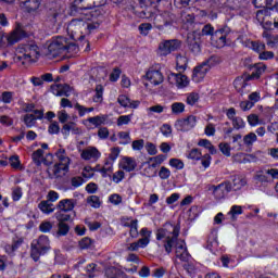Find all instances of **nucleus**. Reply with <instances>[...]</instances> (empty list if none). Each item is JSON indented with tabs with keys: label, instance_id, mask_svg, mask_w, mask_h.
I'll use <instances>...</instances> for the list:
<instances>
[{
	"label": "nucleus",
	"instance_id": "f257e3e1",
	"mask_svg": "<svg viewBox=\"0 0 278 278\" xmlns=\"http://www.w3.org/2000/svg\"><path fill=\"white\" fill-rule=\"evenodd\" d=\"M179 231H181V226L179 224L173 225L170 223L164 224L163 228L157 229L156 240H165V251L166 253L173 252V247L179 238Z\"/></svg>",
	"mask_w": 278,
	"mask_h": 278
},
{
	"label": "nucleus",
	"instance_id": "f03ea898",
	"mask_svg": "<svg viewBox=\"0 0 278 278\" xmlns=\"http://www.w3.org/2000/svg\"><path fill=\"white\" fill-rule=\"evenodd\" d=\"M90 15L88 13H85L84 15H80L78 18H73L68 25H67V34H70L71 38L73 40H84L86 36H84V31H86L89 27L88 23L86 21H90Z\"/></svg>",
	"mask_w": 278,
	"mask_h": 278
},
{
	"label": "nucleus",
	"instance_id": "7ed1b4c3",
	"mask_svg": "<svg viewBox=\"0 0 278 278\" xmlns=\"http://www.w3.org/2000/svg\"><path fill=\"white\" fill-rule=\"evenodd\" d=\"M76 49L77 45L68 43V40L65 37H56L48 46V53L51 58H58L61 53H71V51H75Z\"/></svg>",
	"mask_w": 278,
	"mask_h": 278
},
{
	"label": "nucleus",
	"instance_id": "20e7f679",
	"mask_svg": "<svg viewBox=\"0 0 278 278\" xmlns=\"http://www.w3.org/2000/svg\"><path fill=\"white\" fill-rule=\"evenodd\" d=\"M51 251V241L49 237L41 235L38 239L33 240L30 244V257L38 262L41 255H47Z\"/></svg>",
	"mask_w": 278,
	"mask_h": 278
},
{
	"label": "nucleus",
	"instance_id": "39448f33",
	"mask_svg": "<svg viewBox=\"0 0 278 278\" xmlns=\"http://www.w3.org/2000/svg\"><path fill=\"white\" fill-rule=\"evenodd\" d=\"M249 70L252 71V74H243L241 77L235 79V88L244 89L248 86L247 81L252 79H260L264 73H266V65H249Z\"/></svg>",
	"mask_w": 278,
	"mask_h": 278
},
{
	"label": "nucleus",
	"instance_id": "423d86ee",
	"mask_svg": "<svg viewBox=\"0 0 278 278\" xmlns=\"http://www.w3.org/2000/svg\"><path fill=\"white\" fill-rule=\"evenodd\" d=\"M56 157L59 159L60 163L54 164L53 166V175L54 177H64L66 173H68V166L71 164V159L66 156V150L59 149L55 153Z\"/></svg>",
	"mask_w": 278,
	"mask_h": 278
},
{
	"label": "nucleus",
	"instance_id": "0eeeda50",
	"mask_svg": "<svg viewBox=\"0 0 278 278\" xmlns=\"http://www.w3.org/2000/svg\"><path fill=\"white\" fill-rule=\"evenodd\" d=\"M218 62V56H211L208 60L204 61L202 64L193 68L192 81L199 84V81L205 78V75L210 72V68L214 66V63Z\"/></svg>",
	"mask_w": 278,
	"mask_h": 278
},
{
	"label": "nucleus",
	"instance_id": "6e6552de",
	"mask_svg": "<svg viewBox=\"0 0 278 278\" xmlns=\"http://www.w3.org/2000/svg\"><path fill=\"white\" fill-rule=\"evenodd\" d=\"M62 16H64V9H62V5L52 3L46 9L42 21L43 23H49V25H56Z\"/></svg>",
	"mask_w": 278,
	"mask_h": 278
},
{
	"label": "nucleus",
	"instance_id": "1a4fd4ad",
	"mask_svg": "<svg viewBox=\"0 0 278 278\" xmlns=\"http://www.w3.org/2000/svg\"><path fill=\"white\" fill-rule=\"evenodd\" d=\"M181 49V40L179 39H169L163 40L159 43L156 53L160 58H166V55H170V53L175 51H179Z\"/></svg>",
	"mask_w": 278,
	"mask_h": 278
},
{
	"label": "nucleus",
	"instance_id": "9d476101",
	"mask_svg": "<svg viewBox=\"0 0 278 278\" xmlns=\"http://www.w3.org/2000/svg\"><path fill=\"white\" fill-rule=\"evenodd\" d=\"M23 54L15 58V62H21L22 66L29 64L33 58L40 55L39 48L36 43L25 45L23 48Z\"/></svg>",
	"mask_w": 278,
	"mask_h": 278
},
{
	"label": "nucleus",
	"instance_id": "9b49d317",
	"mask_svg": "<svg viewBox=\"0 0 278 278\" xmlns=\"http://www.w3.org/2000/svg\"><path fill=\"white\" fill-rule=\"evenodd\" d=\"M74 5L71 7V15L72 16H84V14H88L89 17L92 18L94 14L92 12H89L88 10H92L94 7H90V3H92V0H75Z\"/></svg>",
	"mask_w": 278,
	"mask_h": 278
},
{
	"label": "nucleus",
	"instance_id": "f8f14e48",
	"mask_svg": "<svg viewBox=\"0 0 278 278\" xmlns=\"http://www.w3.org/2000/svg\"><path fill=\"white\" fill-rule=\"evenodd\" d=\"M173 23H175V15L168 11L154 17V27L159 29V31H164L166 27H172Z\"/></svg>",
	"mask_w": 278,
	"mask_h": 278
},
{
	"label": "nucleus",
	"instance_id": "ddd939ff",
	"mask_svg": "<svg viewBox=\"0 0 278 278\" xmlns=\"http://www.w3.org/2000/svg\"><path fill=\"white\" fill-rule=\"evenodd\" d=\"M211 192H213L214 198L217 201H220V199H225L231 192L232 187H231V181L226 180L219 185H213L208 188Z\"/></svg>",
	"mask_w": 278,
	"mask_h": 278
},
{
	"label": "nucleus",
	"instance_id": "4468645a",
	"mask_svg": "<svg viewBox=\"0 0 278 278\" xmlns=\"http://www.w3.org/2000/svg\"><path fill=\"white\" fill-rule=\"evenodd\" d=\"M187 47L194 55L201 53V36L197 31L188 33Z\"/></svg>",
	"mask_w": 278,
	"mask_h": 278
},
{
	"label": "nucleus",
	"instance_id": "2eb2a0df",
	"mask_svg": "<svg viewBox=\"0 0 278 278\" xmlns=\"http://www.w3.org/2000/svg\"><path fill=\"white\" fill-rule=\"evenodd\" d=\"M228 34H229V30H227V28H220L215 30L211 37L212 45L217 47V49H223V47L227 45Z\"/></svg>",
	"mask_w": 278,
	"mask_h": 278
},
{
	"label": "nucleus",
	"instance_id": "dca6fc26",
	"mask_svg": "<svg viewBox=\"0 0 278 278\" xmlns=\"http://www.w3.org/2000/svg\"><path fill=\"white\" fill-rule=\"evenodd\" d=\"M197 125V116L189 115L187 118L177 119L175 123V128L177 131H190Z\"/></svg>",
	"mask_w": 278,
	"mask_h": 278
},
{
	"label": "nucleus",
	"instance_id": "f3484780",
	"mask_svg": "<svg viewBox=\"0 0 278 278\" xmlns=\"http://www.w3.org/2000/svg\"><path fill=\"white\" fill-rule=\"evenodd\" d=\"M168 81L173 84L175 81L177 88H187V86L190 84V80L188 79V76L182 75L181 72L178 74H170L168 76Z\"/></svg>",
	"mask_w": 278,
	"mask_h": 278
},
{
	"label": "nucleus",
	"instance_id": "a211bd4d",
	"mask_svg": "<svg viewBox=\"0 0 278 278\" xmlns=\"http://www.w3.org/2000/svg\"><path fill=\"white\" fill-rule=\"evenodd\" d=\"M268 18H270V12L268 9L258 10L256 12V20L264 27V29H270V25H273V22H269Z\"/></svg>",
	"mask_w": 278,
	"mask_h": 278
},
{
	"label": "nucleus",
	"instance_id": "6ab92c4d",
	"mask_svg": "<svg viewBox=\"0 0 278 278\" xmlns=\"http://www.w3.org/2000/svg\"><path fill=\"white\" fill-rule=\"evenodd\" d=\"M80 157L81 160H93L94 162H97V160L101 157V152H99V149H97L96 147H88L87 149L81 151Z\"/></svg>",
	"mask_w": 278,
	"mask_h": 278
},
{
	"label": "nucleus",
	"instance_id": "aec40b11",
	"mask_svg": "<svg viewBox=\"0 0 278 278\" xmlns=\"http://www.w3.org/2000/svg\"><path fill=\"white\" fill-rule=\"evenodd\" d=\"M75 205H77V200L64 199L58 203L56 210H60V212H73V210H75Z\"/></svg>",
	"mask_w": 278,
	"mask_h": 278
},
{
	"label": "nucleus",
	"instance_id": "412c9836",
	"mask_svg": "<svg viewBox=\"0 0 278 278\" xmlns=\"http://www.w3.org/2000/svg\"><path fill=\"white\" fill-rule=\"evenodd\" d=\"M147 79L151 81L154 86H160L164 81V76L162 75V72L157 70H150L146 74Z\"/></svg>",
	"mask_w": 278,
	"mask_h": 278
},
{
	"label": "nucleus",
	"instance_id": "4be33fe9",
	"mask_svg": "<svg viewBox=\"0 0 278 278\" xmlns=\"http://www.w3.org/2000/svg\"><path fill=\"white\" fill-rule=\"evenodd\" d=\"M176 257L181 262H188V260H190V253L184 241L181 243H176Z\"/></svg>",
	"mask_w": 278,
	"mask_h": 278
},
{
	"label": "nucleus",
	"instance_id": "5701e85b",
	"mask_svg": "<svg viewBox=\"0 0 278 278\" xmlns=\"http://www.w3.org/2000/svg\"><path fill=\"white\" fill-rule=\"evenodd\" d=\"M5 38H7L9 45H16V42H18V41L23 40V38H25V33L21 29H16Z\"/></svg>",
	"mask_w": 278,
	"mask_h": 278
},
{
	"label": "nucleus",
	"instance_id": "b1692460",
	"mask_svg": "<svg viewBox=\"0 0 278 278\" xmlns=\"http://www.w3.org/2000/svg\"><path fill=\"white\" fill-rule=\"evenodd\" d=\"M26 12H36L40 8V0H20Z\"/></svg>",
	"mask_w": 278,
	"mask_h": 278
},
{
	"label": "nucleus",
	"instance_id": "393cba45",
	"mask_svg": "<svg viewBox=\"0 0 278 278\" xmlns=\"http://www.w3.org/2000/svg\"><path fill=\"white\" fill-rule=\"evenodd\" d=\"M151 230L149 228H142L139 231V236H141V239H139L141 247H148L151 242Z\"/></svg>",
	"mask_w": 278,
	"mask_h": 278
},
{
	"label": "nucleus",
	"instance_id": "a878e982",
	"mask_svg": "<svg viewBox=\"0 0 278 278\" xmlns=\"http://www.w3.org/2000/svg\"><path fill=\"white\" fill-rule=\"evenodd\" d=\"M244 186H247V178H244L242 176H233L232 177V185H231L232 190H235V191L242 190V188H244Z\"/></svg>",
	"mask_w": 278,
	"mask_h": 278
},
{
	"label": "nucleus",
	"instance_id": "bb28decb",
	"mask_svg": "<svg viewBox=\"0 0 278 278\" xmlns=\"http://www.w3.org/2000/svg\"><path fill=\"white\" fill-rule=\"evenodd\" d=\"M136 166H138V164L136 163V160L129 156L124 157V163L122 165L123 170H126L127 173H131V170H136Z\"/></svg>",
	"mask_w": 278,
	"mask_h": 278
},
{
	"label": "nucleus",
	"instance_id": "cd10ccee",
	"mask_svg": "<svg viewBox=\"0 0 278 278\" xmlns=\"http://www.w3.org/2000/svg\"><path fill=\"white\" fill-rule=\"evenodd\" d=\"M39 210L43 214H53L55 211V207H53V203H51L49 200H43L38 204Z\"/></svg>",
	"mask_w": 278,
	"mask_h": 278
},
{
	"label": "nucleus",
	"instance_id": "c85d7f7f",
	"mask_svg": "<svg viewBox=\"0 0 278 278\" xmlns=\"http://www.w3.org/2000/svg\"><path fill=\"white\" fill-rule=\"evenodd\" d=\"M176 66L179 73H184V71L188 68V58H186L185 55L178 54L176 56Z\"/></svg>",
	"mask_w": 278,
	"mask_h": 278
},
{
	"label": "nucleus",
	"instance_id": "c756f323",
	"mask_svg": "<svg viewBox=\"0 0 278 278\" xmlns=\"http://www.w3.org/2000/svg\"><path fill=\"white\" fill-rule=\"evenodd\" d=\"M45 155V150L38 149L37 151L33 152L31 160L36 164V166L42 165V157Z\"/></svg>",
	"mask_w": 278,
	"mask_h": 278
},
{
	"label": "nucleus",
	"instance_id": "7c9ffc66",
	"mask_svg": "<svg viewBox=\"0 0 278 278\" xmlns=\"http://www.w3.org/2000/svg\"><path fill=\"white\" fill-rule=\"evenodd\" d=\"M58 227H59L56 231L58 237L67 236L68 231H71V226H68V224L66 223H59Z\"/></svg>",
	"mask_w": 278,
	"mask_h": 278
},
{
	"label": "nucleus",
	"instance_id": "2f4dec72",
	"mask_svg": "<svg viewBox=\"0 0 278 278\" xmlns=\"http://www.w3.org/2000/svg\"><path fill=\"white\" fill-rule=\"evenodd\" d=\"M105 115L102 116H93V117H89L87 121L88 123H91V125H94V127H101V125H103V123H105Z\"/></svg>",
	"mask_w": 278,
	"mask_h": 278
},
{
	"label": "nucleus",
	"instance_id": "473e14b6",
	"mask_svg": "<svg viewBox=\"0 0 278 278\" xmlns=\"http://www.w3.org/2000/svg\"><path fill=\"white\" fill-rule=\"evenodd\" d=\"M103 86L97 85L96 86V94L93 96L94 103H102L103 102Z\"/></svg>",
	"mask_w": 278,
	"mask_h": 278
},
{
	"label": "nucleus",
	"instance_id": "72a5a7b5",
	"mask_svg": "<svg viewBox=\"0 0 278 278\" xmlns=\"http://www.w3.org/2000/svg\"><path fill=\"white\" fill-rule=\"evenodd\" d=\"M59 89L60 91L58 92V97H70L71 91L73 90V88L66 84H59Z\"/></svg>",
	"mask_w": 278,
	"mask_h": 278
},
{
	"label": "nucleus",
	"instance_id": "f704fd0d",
	"mask_svg": "<svg viewBox=\"0 0 278 278\" xmlns=\"http://www.w3.org/2000/svg\"><path fill=\"white\" fill-rule=\"evenodd\" d=\"M129 236H130V238H134V239H136V238H138V236H140V232H138V219L131 220Z\"/></svg>",
	"mask_w": 278,
	"mask_h": 278
},
{
	"label": "nucleus",
	"instance_id": "c9c22d12",
	"mask_svg": "<svg viewBox=\"0 0 278 278\" xmlns=\"http://www.w3.org/2000/svg\"><path fill=\"white\" fill-rule=\"evenodd\" d=\"M186 110V104L182 102H175L172 104V112L173 114H182Z\"/></svg>",
	"mask_w": 278,
	"mask_h": 278
},
{
	"label": "nucleus",
	"instance_id": "e433bc0d",
	"mask_svg": "<svg viewBox=\"0 0 278 278\" xmlns=\"http://www.w3.org/2000/svg\"><path fill=\"white\" fill-rule=\"evenodd\" d=\"M228 214L229 216H231V220H237L236 216H240V214H242V206H239V205L231 206Z\"/></svg>",
	"mask_w": 278,
	"mask_h": 278
},
{
	"label": "nucleus",
	"instance_id": "4c0bfd02",
	"mask_svg": "<svg viewBox=\"0 0 278 278\" xmlns=\"http://www.w3.org/2000/svg\"><path fill=\"white\" fill-rule=\"evenodd\" d=\"M199 0H174V5L176 8H188V5H191L192 3H197Z\"/></svg>",
	"mask_w": 278,
	"mask_h": 278
},
{
	"label": "nucleus",
	"instance_id": "58836bf2",
	"mask_svg": "<svg viewBox=\"0 0 278 278\" xmlns=\"http://www.w3.org/2000/svg\"><path fill=\"white\" fill-rule=\"evenodd\" d=\"M87 203L91 204V207H101V200L97 195H90L87 198Z\"/></svg>",
	"mask_w": 278,
	"mask_h": 278
},
{
	"label": "nucleus",
	"instance_id": "ea45409f",
	"mask_svg": "<svg viewBox=\"0 0 278 278\" xmlns=\"http://www.w3.org/2000/svg\"><path fill=\"white\" fill-rule=\"evenodd\" d=\"M256 141H257V135H255V132H250V134L245 135L243 138V142L248 147L253 144V142H256Z\"/></svg>",
	"mask_w": 278,
	"mask_h": 278
},
{
	"label": "nucleus",
	"instance_id": "a19ab883",
	"mask_svg": "<svg viewBox=\"0 0 278 278\" xmlns=\"http://www.w3.org/2000/svg\"><path fill=\"white\" fill-rule=\"evenodd\" d=\"M75 110L78 111L79 116H85L86 112H94V108H86L79 103L75 104Z\"/></svg>",
	"mask_w": 278,
	"mask_h": 278
},
{
	"label": "nucleus",
	"instance_id": "79ce46f5",
	"mask_svg": "<svg viewBox=\"0 0 278 278\" xmlns=\"http://www.w3.org/2000/svg\"><path fill=\"white\" fill-rule=\"evenodd\" d=\"M24 123L26 125V127H34V125H36V115L34 114H26L24 116Z\"/></svg>",
	"mask_w": 278,
	"mask_h": 278
},
{
	"label": "nucleus",
	"instance_id": "37998d69",
	"mask_svg": "<svg viewBox=\"0 0 278 278\" xmlns=\"http://www.w3.org/2000/svg\"><path fill=\"white\" fill-rule=\"evenodd\" d=\"M153 29L151 23H142L139 25V31L142 36H149V30Z\"/></svg>",
	"mask_w": 278,
	"mask_h": 278
},
{
	"label": "nucleus",
	"instance_id": "c03bdc74",
	"mask_svg": "<svg viewBox=\"0 0 278 278\" xmlns=\"http://www.w3.org/2000/svg\"><path fill=\"white\" fill-rule=\"evenodd\" d=\"M51 229H53V224L51 222H42L39 225V231H41V233H49Z\"/></svg>",
	"mask_w": 278,
	"mask_h": 278
},
{
	"label": "nucleus",
	"instance_id": "a18cd8bd",
	"mask_svg": "<svg viewBox=\"0 0 278 278\" xmlns=\"http://www.w3.org/2000/svg\"><path fill=\"white\" fill-rule=\"evenodd\" d=\"M250 47L253 49V51H256V53H261V51L266 49V45L260 41H251Z\"/></svg>",
	"mask_w": 278,
	"mask_h": 278
},
{
	"label": "nucleus",
	"instance_id": "49530a36",
	"mask_svg": "<svg viewBox=\"0 0 278 278\" xmlns=\"http://www.w3.org/2000/svg\"><path fill=\"white\" fill-rule=\"evenodd\" d=\"M219 151L223 155H226V157H231V146H229V143H219Z\"/></svg>",
	"mask_w": 278,
	"mask_h": 278
},
{
	"label": "nucleus",
	"instance_id": "de8ad7c7",
	"mask_svg": "<svg viewBox=\"0 0 278 278\" xmlns=\"http://www.w3.org/2000/svg\"><path fill=\"white\" fill-rule=\"evenodd\" d=\"M63 211L55 213V218L59 223H68L71 220V215L62 213Z\"/></svg>",
	"mask_w": 278,
	"mask_h": 278
},
{
	"label": "nucleus",
	"instance_id": "09e8293b",
	"mask_svg": "<svg viewBox=\"0 0 278 278\" xmlns=\"http://www.w3.org/2000/svg\"><path fill=\"white\" fill-rule=\"evenodd\" d=\"M118 138H121L119 144H129V142H131V137H129V132L127 131H119L118 132Z\"/></svg>",
	"mask_w": 278,
	"mask_h": 278
},
{
	"label": "nucleus",
	"instance_id": "8fccbe9b",
	"mask_svg": "<svg viewBox=\"0 0 278 278\" xmlns=\"http://www.w3.org/2000/svg\"><path fill=\"white\" fill-rule=\"evenodd\" d=\"M98 137L100 140H108V138H110V130L108 127H100L98 130Z\"/></svg>",
	"mask_w": 278,
	"mask_h": 278
},
{
	"label": "nucleus",
	"instance_id": "3c124183",
	"mask_svg": "<svg viewBox=\"0 0 278 278\" xmlns=\"http://www.w3.org/2000/svg\"><path fill=\"white\" fill-rule=\"evenodd\" d=\"M198 102H199V93L191 92V93L188 94V97H187L188 105H194Z\"/></svg>",
	"mask_w": 278,
	"mask_h": 278
},
{
	"label": "nucleus",
	"instance_id": "603ef678",
	"mask_svg": "<svg viewBox=\"0 0 278 278\" xmlns=\"http://www.w3.org/2000/svg\"><path fill=\"white\" fill-rule=\"evenodd\" d=\"M232 127L235 129H244V119L242 117L232 118Z\"/></svg>",
	"mask_w": 278,
	"mask_h": 278
},
{
	"label": "nucleus",
	"instance_id": "864d4df0",
	"mask_svg": "<svg viewBox=\"0 0 278 278\" xmlns=\"http://www.w3.org/2000/svg\"><path fill=\"white\" fill-rule=\"evenodd\" d=\"M169 166H173V168H177L178 170H181L184 168V161L179 159H170Z\"/></svg>",
	"mask_w": 278,
	"mask_h": 278
},
{
	"label": "nucleus",
	"instance_id": "5fc2aeb1",
	"mask_svg": "<svg viewBox=\"0 0 278 278\" xmlns=\"http://www.w3.org/2000/svg\"><path fill=\"white\" fill-rule=\"evenodd\" d=\"M129 123H131V115H122L117 118L118 127L123 125H129Z\"/></svg>",
	"mask_w": 278,
	"mask_h": 278
},
{
	"label": "nucleus",
	"instance_id": "6e6d98bb",
	"mask_svg": "<svg viewBox=\"0 0 278 278\" xmlns=\"http://www.w3.org/2000/svg\"><path fill=\"white\" fill-rule=\"evenodd\" d=\"M80 249H90L92 247V239L85 237L79 241Z\"/></svg>",
	"mask_w": 278,
	"mask_h": 278
},
{
	"label": "nucleus",
	"instance_id": "4d7b16f0",
	"mask_svg": "<svg viewBox=\"0 0 278 278\" xmlns=\"http://www.w3.org/2000/svg\"><path fill=\"white\" fill-rule=\"evenodd\" d=\"M214 34V27L212 24H206L202 28V36H211Z\"/></svg>",
	"mask_w": 278,
	"mask_h": 278
},
{
	"label": "nucleus",
	"instance_id": "13d9d810",
	"mask_svg": "<svg viewBox=\"0 0 278 278\" xmlns=\"http://www.w3.org/2000/svg\"><path fill=\"white\" fill-rule=\"evenodd\" d=\"M162 0H139V4L141 5V8L143 5H152L153 8H157V4L161 2Z\"/></svg>",
	"mask_w": 278,
	"mask_h": 278
},
{
	"label": "nucleus",
	"instance_id": "bf43d9fd",
	"mask_svg": "<svg viewBox=\"0 0 278 278\" xmlns=\"http://www.w3.org/2000/svg\"><path fill=\"white\" fill-rule=\"evenodd\" d=\"M189 160H201L202 154L199 149H192L188 154Z\"/></svg>",
	"mask_w": 278,
	"mask_h": 278
},
{
	"label": "nucleus",
	"instance_id": "052dcab7",
	"mask_svg": "<svg viewBox=\"0 0 278 278\" xmlns=\"http://www.w3.org/2000/svg\"><path fill=\"white\" fill-rule=\"evenodd\" d=\"M144 248H147V245H142L140 240H138L137 242L130 243L129 247L127 248V251H138V249H144Z\"/></svg>",
	"mask_w": 278,
	"mask_h": 278
},
{
	"label": "nucleus",
	"instance_id": "680f3d73",
	"mask_svg": "<svg viewBox=\"0 0 278 278\" xmlns=\"http://www.w3.org/2000/svg\"><path fill=\"white\" fill-rule=\"evenodd\" d=\"M159 177L161 179H168V177H170V169L162 166L160 172H159Z\"/></svg>",
	"mask_w": 278,
	"mask_h": 278
},
{
	"label": "nucleus",
	"instance_id": "e2e57ef3",
	"mask_svg": "<svg viewBox=\"0 0 278 278\" xmlns=\"http://www.w3.org/2000/svg\"><path fill=\"white\" fill-rule=\"evenodd\" d=\"M49 134H60V124L58 122H52L48 128Z\"/></svg>",
	"mask_w": 278,
	"mask_h": 278
},
{
	"label": "nucleus",
	"instance_id": "0e129e2a",
	"mask_svg": "<svg viewBox=\"0 0 278 278\" xmlns=\"http://www.w3.org/2000/svg\"><path fill=\"white\" fill-rule=\"evenodd\" d=\"M73 188H79L84 184V178L81 176H76L71 179Z\"/></svg>",
	"mask_w": 278,
	"mask_h": 278
},
{
	"label": "nucleus",
	"instance_id": "69168bd1",
	"mask_svg": "<svg viewBox=\"0 0 278 278\" xmlns=\"http://www.w3.org/2000/svg\"><path fill=\"white\" fill-rule=\"evenodd\" d=\"M9 160H10V164H11L12 168L21 167V160H18V155H13Z\"/></svg>",
	"mask_w": 278,
	"mask_h": 278
},
{
	"label": "nucleus",
	"instance_id": "338daca9",
	"mask_svg": "<svg viewBox=\"0 0 278 278\" xmlns=\"http://www.w3.org/2000/svg\"><path fill=\"white\" fill-rule=\"evenodd\" d=\"M121 77V68L115 67L113 70V73L110 75L111 81H118V78Z\"/></svg>",
	"mask_w": 278,
	"mask_h": 278
},
{
	"label": "nucleus",
	"instance_id": "774afa93",
	"mask_svg": "<svg viewBox=\"0 0 278 278\" xmlns=\"http://www.w3.org/2000/svg\"><path fill=\"white\" fill-rule=\"evenodd\" d=\"M105 276L108 278H116V267H109L105 269Z\"/></svg>",
	"mask_w": 278,
	"mask_h": 278
}]
</instances>
